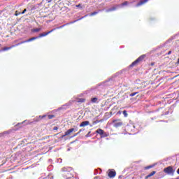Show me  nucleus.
<instances>
[{
    "instance_id": "nucleus-1",
    "label": "nucleus",
    "mask_w": 179,
    "mask_h": 179,
    "mask_svg": "<svg viewBox=\"0 0 179 179\" xmlns=\"http://www.w3.org/2000/svg\"><path fill=\"white\" fill-rule=\"evenodd\" d=\"M63 27H65V24L62 25L59 27L52 29H51L50 31H49L48 32H43V33L39 34L38 37H39V38H41V37H45V36H48V34H50V33H52V31H55V30H57V29H62Z\"/></svg>"
},
{
    "instance_id": "nucleus-2",
    "label": "nucleus",
    "mask_w": 179,
    "mask_h": 179,
    "mask_svg": "<svg viewBox=\"0 0 179 179\" xmlns=\"http://www.w3.org/2000/svg\"><path fill=\"white\" fill-rule=\"evenodd\" d=\"M113 127L115 128H120L124 125V122H122V120L121 119H117L113 120Z\"/></svg>"
},
{
    "instance_id": "nucleus-3",
    "label": "nucleus",
    "mask_w": 179,
    "mask_h": 179,
    "mask_svg": "<svg viewBox=\"0 0 179 179\" xmlns=\"http://www.w3.org/2000/svg\"><path fill=\"white\" fill-rule=\"evenodd\" d=\"M145 57H146L145 55L140 56L137 59H136L134 62L131 63L130 66H135V65H138V62H142V61L145 59Z\"/></svg>"
},
{
    "instance_id": "nucleus-4",
    "label": "nucleus",
    "mask_w": 179,
    "mask_h": 179,
    "mask_svg": "<svg viewBox=\"0 0 179 179\" xmlns=\"http://www.w3.org/2000/svg\"><path fill=\"white\" fill-rule=\"evenodd\" d=\"M164 173L168 175L171 174L173 176L174 174V169H173V166H170L164 169Z\"/></svg>"
},
{
    "instance_id": "nucleus-5",
    "label": "nucleus",
    "mask_w": 179,
    "mask_h": 179,
    "mask_svg": "<svg viewBox=\"0 0 179 179\" xmlns=\"http://www.w3.org/2000/svg\"><path fill=\"white\" fill-rule=\"evenodd\" d=\"M107 173L109 178H114L117 176V172L114 169H109Z\"/></svg>"
},
{
    "instance_id": "nucleus-6",
    "label": "nucleus",
    "mask_w": 179,
    "mask_h": 179,
    "mask_svg": "<svg viewBox=\"0 0 179 179\" xmlns=\"http://www.w3.org/2000/svg\"><path fill=\"white\" fill-rule=\"evenodd\" d=\"M37 38H39L38 36H36V37H32V38H30L29 39L27 40V41H22L19 43H17L16 45H20V44H24V43H30V41H33L34 40H37Z\"/></svg>"
},
{
    "instance_id": "nucleus-7",
    "label": "nucleus",
    "mask_w": 179,
    "mask_h": 179,
    "mask_svg": "<svg viewBox=\"0 0 179 179\" xmlns=\"http://www.w3.org/2000/svg\"><path fill=\"white\" fill-rule=\"evenodd\" d=\"M74 131H78V129L75 130L74 128H71V129L67 130L65 132V134L63 136H62V138H65V136H68L69 135H71V134H72V132H73Z\"/></svg>"
},
{
    "instance_id": "nucleus-8",
    "label": "nucleus",
    "mask_w": 179,
    "mask_h": 179,
    "mask_svg": "<svg viewBox=\"0 0 179 179\" xmlns=\"http://www.w3.org/2000/svg\"><path fill=\"white\" fill-rule=\"evenodd\" d=\"M90 122L89 121H84L80 124V128L87 127V125H90Z\"/></svg>"
},
{
    "instance_id": "nucleus-9",
    "label": "nucleus",
    "mask_w": 179,
    "mask_h": 179,
    "mask_svg": "<svg viewBox=\"0 0 179 179\" xmlns=\"http://www.w3.org/2000/svg\"><path fill=\"white\" fill-rule=\"evenodd\" d=\"M15 47H17L16 45H13L10 47H4L2 49V51H8V50H12V48H15Z\"/></svg>"
},
{
    "instance_id": "nucleus-10",
    "label": "nucleus",
    "mask_w": 179,
    "mask_h": 179,
    "mask_svg": "<svg viewBox=\"0 0 179 179\" xmlns=\"http://www.w3.org/2000/svg\"><path fill=\"white\" fill-rule=\"evenodd\" d=\"M149 0H140V1L137 3L136 6H141V5H143L146 3Z\"/></svg>"
},
{
    "instance_id": "nucleus-11",
    "label": "nucleus",
    "mask_w": 179,
    "mask_h": 179,
    "mask_svg": "<svg viewBox=\"0 0 179 179\" xmlns=\"http://www.w3.org/2000/svg\"><path fill=\"white\" fill-rule=\"evenodd\" d=\"M96 134H99V135L102 136L104 135V130L101 129H98L96 131Z\"/></svg>"
},
{
    "instance_id": "nucleus-12",
    "label": "nucleus",
    "mask_w": 179,
    "mask_h": 179,
    "mask_svg": "<svg viewBox=\"0 0 179 179\" xmlns=\"http://www.w3.org/2000/svg\"><path fill=\"white\" fill-rule=\"evenodd\" d=\"M156 174V171H153L152 172H151L150 174H148L147 176H145V179H148L150 177H153V176Z\"/></svg>"
},
{
    "instance_id": "nucleus-13",
    "label": "nucleus",
    "mask_w": 179,
    "mask_h": 179,
    "mask_svg": "<svg viewBox=\"0 0 179 179\" xmlns=\"http://www.w3.org/2000/svg\"><path fill=\"white\" fill-rule=\"evenodd\" d=\"M85 101H86V99L85 98L77 99V103H85Z\"/></svg>"
},
{
    "instance_id": "nucleus-14",
    "label": "nucleus",
    "mask_w": 179,
    "mask_h": 179,
    "mask_svg": "<svg viewBox=\"0 0 179 179\" xmlns=\"http://www.w3.org/2000/svg\"><path fill=\"white\" fill-rule=\"evenodd\" d=\"M99 122H103V120H96L92 122V125H96V124H99Z\"/></svg>"
},
{
    "instance_id": "nucleus-15",
    "label": "nucleus",
    "mask_w": 179,
    "mask_h": 179,
    "mask_svg": "<svg viewBox=\"0 0 179 179\" xmlns=\"http://www.w3.org/2000/svg\"><path fill=\"white\" fill-rule=\"evenodd\" d=\"M98 100H99V99H97V97H94V98L91 99L92 103H97Z\"/></svg>"
},
{
    "instance_id": "nucleus-16",
    "label": "nucleus",
    "mask_w": 179,
    "mask_h": 179,
    "mask_svg": "<svg viewBox=\"0 0 179 179\" xmlns=\"http://www.w3.org/2000/svg\"><path fill=\"white\" fill-rule=\"evenodd\" d=\"M117 7H112L111 8L107 10V12H113V10H116Z\"/></svg>"
},
{
    "instance_id": "nucleus-17",
    "label": "nucleus",
    "mask_w": 179,
    "mask_h": 179,
    "mask_svg": "<svg viewBox=\"0 0 179 179\" xmlns=\"http://www.w3.org/2000/svg\"><path fill=\"white\" fill-rule=\"evenodd\" d=\"M41 30V28H36V29H34L33 31L34 33H38V31H40Z\"/></svg>"
},
{
    "instance_id": "nucleus-18",
    "label": "nucleus",
    "mask_w": 179,
    "mask_h": 179,
    "mask_svg": "<svg viewBox=\"0 0 179 179\" xmlns=\"http://www.w3.org/2000/svg\"><path fill=\"white\" fill-rule=\"evenodd\" d=\"M48 120H52V118H55V115H48Z\"/></svg>"
},
{
    "instance_id": "nucleus-19",
    "label": "nucleus",
    "mask_w": 179,
    "mask_h": 179,
    "mask_svg": "<svg viewBox=\"0 0 179 179\" xmlns=\"http://www.w3.org/2000/svg\"><path fill=\"white\" fill-rule=\"evenodd\" d=\"M98 13H99V12L94 11V12L90 13V16H94L95 15H97Z\"/></svg>"
},
{
    "instance_id": "nucleus-20",
    "label": "nucleus",
    "mask_w": 179,
    "mask_h": 179,
    "mask_svg": "<svg viewBox=\"0 0 179 179\" xmlns=\"http://www.w3.org/2000/svg\"><path fill=\"white\" fill-rule=\"evenodd\" d=\"M123 115L127 117H128V113H127V110H123Z\"/></svg>"
},
{
    "instance_id": "nucleus-21",
    "label": "nucleus",
    "mask_w": 179,
    "mask_h": 179,
    "mask_svg": "<svg viewBox=\"0 0 179 179\" xmlns=\"http://www.w3.org/2000/svg\"><path fill=\"white\" fill-rule=\"evenodd\" d=\"M15 15V16H19V15H22V13H20V12L16 10Z\"/></svg>"
},
{
    "instance_id": "nucleus-22",
    "label": "nucleus",
    "mask_w": 179,
    "mask_h": 179,
    "mask_svg": "<svg viewBox=\"0 0 179 179\" xmlns=\"http://www.w3.org/2000/svg\"><path fill=\"white\" fill-rule=\"evenodd\" d=\"M136 94H138V92H133V93L130 94V96L134 97V96H135Z\"/></svg>"
},
{
    "instance_id": "nucleus-23",
    "label": "nucleus",
    "mask_w": 179,
    "mask_h": 179,
    "mask_svg": "<svg viewBox=\"0 0 179 179\" xmlns=\"http://www.w3.org/2000/svg\"><path fill=\"white\" fill-rule=\"evenodd\" d=\"M127 5H128V1H124V3H122V6H125Z\"/></svg>"
},
{
    "instance_id": "nucleus-24",
    "label": "nucleus",
    "mask_w": 179,
    "mask_h": 179,
    "mask_svg": "<svg viewBox=\"0 0 179 179\" xmlns=\"http://www.w3.org/2000/svg\"><path fill=\"white\" fill-rule=\"evenodd\" d=\"M80 132H82V129H80L78 133H76V134H74V136H78V135H79V134H80Z\"/></svg>"
},
{
    "instance_id": "nucleus-25",
    "label": "nucleus",
    "mask_w": 179,
    "mask_h": 179,
    "mask_svg": "<svg viewBox=\"0 0 179 179\" xmlns=\"http://www.w3.org/2000/svg\"><path fill=\"white\" fill-rule=\"evenodd\" d=\"M153 166H148L145 167V170H149V169H152Z\"/></svg>"
},
{
    "instance_id": "nucleus-26",
    "label": "nucleus",
    "mask_w": 179,
    "mask_h": 179,
    "mask_svg": "<svg viewBox=\"0 0 179 179\" xmlns=\"http://www.w3.org/2000/svg\"><path fill=\"white\" fill-rule=\"evenodd\" d=\"M26 12H27V9H24V10L21 13V15H23L24 13H26Z\"/></svg>"
},
{
    "instance_id": "nucleus-27",
    "label": "nucleus",
    "mask_w": 179,
    "mask_h": 179,
    "mask_svg": "<svg viewBox=\"0 0 179 179\" xmlns=\"http://www.w3.org/2000/svg\"><path fill=\"white\" fill-rule=\"evenodd\" d=\"M53 131H58V127H55L53 128Z\"/></svg>"
},
{
    "instance_id": "nucleus-28",
    "label": "nucleus",
    "mask_w": 179,
    "mask_h": 179,
    "mask_svg": "<svg viewBox=\"0 0 179 179\" xmlns=\"http://www.w3.org/2000/svg\"><path fill=\"white\" fill-rule=\"evenodd\" d=\"M48 3H51V1H52L53 0H46Z\"/></svg>"
},
{
    "instance_id": "nucleus-29",
    "label": "nucleus",
    "mask_w": 179,
    "mask_h": 179,
    "mask_svg": "<svg viewBox=\"0 0 179 179\" xmlns=\"http://www.w3.org/2000/svg\"><path fill=\"white\" fill-rule=\"evenodd\" d=\"M170 54H171V50H170V51L168 52V55H170Z\"/></svg>"
},
{
    "instance_id": "nucleus-30",
    "label": "nucleus",
    "mask_w": 179,
    "mask_h": 179,
    "mask_svg": "<svg viewBox=\"0 0 179 179\" xmlns=\"http://www.w3.org/2000/svg\"><path fill=\"white\" fill-rule=\"evenodd\" d=\"M177 173L179 174V169L177 170Z\"/></svg>"
},
{
    "instance_id": "nucleus-31",
    "label": "nucleus",
    "mask_w": 179,
    "mask_h": 179,
    "mask_svg": "<svg viewBox=\"0 0 179 179\" xmlns=\"http://www.w3.org/2000/svg\"><path fill=\"white\" fill-rule=\"evenodd\" d=\"M66 179H73V178H67Z\"/></svg>"
},
{
    "instance_id": "nucleus-32",
    "label": "nucleus",
    "mask_w": 179,
    "mask_h": 179,
    "mask_svg": "<svg viewBox=\"0 0 179 179\" xmlns=\"http://www.w3.org/2000/svg\"><path fill=\"white\" fill-rule=\"evenodd\" d=\"M151 65H152V66H153V65H155V63H152Z\"/></svg>"
},
{
    "instance_id": "nucleus-33",
    "label": "nucleus",
    "mask_w": 179,
    "mask_h": 179,
    "mask_svg": "<svg viewBox=\"0 0 179 179\" xmlns=\"http://www.w3.org/2000/svg\"><path fill=\"white\" fill-rule=\"evenodd\" d=\"M117 113H118V114H121V111H119Z\"/></svg>"
},
{
    "instance_id": "nucleus-34",
    "label": "nucleus",
    "mask_w": 179,
    "mask_h": 179,
    "mask_svg": "<svg viewBox=\"0 0 179 179\" xmlns=\"http://www.w3.org/2000/svg\"><path fill=\"white\" fill-rule=\"evenodd\" d=\"M44 117H45V115L42 116V118H44Z\"/></svg>"
},
{
    "instance_id": "nucleus-35",
    "label": "nucleus",
    "mask_w": 179,
    "mask_h": 179,
    "mask_svg": "<svg viewBox=\"0 0 179 179\" xmlns=\"http://www.w3.org/2000/svg\"><path fill=\"white\" fill-rule=\"evenodd\" d=\"M77 6L79 7V6H80V5H78Z\"/></svg>"
},
{
    "instance_id": "nucleus-36",
    "label": "nucleus",
    "mask_w": 179,
    "mask_h": 179,
    "mask_svg": "<svg viewBox=\"0 0 179 179\" xmlns=\"http://www.w3.org/2000/svg\"><path fill=\"white\" fill-rule=\"evenodd\" d=\"M0 47H1V44H0Z\"/></svg>"
}]
</instances>
